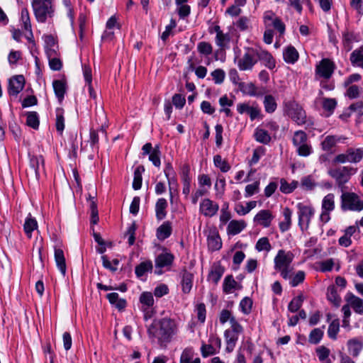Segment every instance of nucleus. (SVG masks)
Returning a JSON list of instances; mask_svg holds the SVG:
<instances>
[{
    "label": "nucleus",
    "instance_id": "f257e3e1",
    "mask_svg": "<svg viewBox=\"0 0 363 363\" xmlns=\"http://www.w3.org/2000/svg\"><path fill=\"white\" fill-rule=\"evenodd\" d=\"M258 61L272 69L276 66L273 56L259 46L245 48L243 55L238 60V67L242 71L252 70Z\"/></svg>",
    "mask_w": 363,
    "mask_h": 363
},
{
    "label": "nucleus",
    "instance_id": "f03ea898",
    "mask_svg": "<svg viewBox=\"0 0 363 363\" xmlns=\"http://www.w3.org/2000/svg\"><path fill=\"white\" fill-rule=\"evenodd\" d=\"M175 332V323L169 318H163L158 324L152 323L147 329L149 337L157 339L160 344L169 342Z\"/></svg>",
    "mask_w": 363,
    "mask_h": 363
},
{
    "label": "nucleus",
    "instance_id": "7ed1b4c3",
    "mask_svg": "<svg viewBox=\"0 0 363 363\" xmlns=\"http://www.w3.org/2000/svg\"><path fill=\"white\" fill-rule=\"evenodd\" d=\"M294 258V255L291 251H286L284 250H279L274 257V269L286 280L291 277V273H292L293 270V268L291 267V264Z\"/></svg>",
    "mask_w": 363,
    "mask_h": 363
},
{
    "label": "nucleus",
    "instance_id": "20e7f679",
    "mask_svg": "<svg viewBox=\"0 0 363 363\" xmlns=\"http://www.w3.org/2000/svg\"><path fill=\"white\" fill-rule=\"evenodd\" d=\"M31 6L38 22L45 23L54 14L52 0H32Z\"/></svg>",
    "mask_w": 363,
    "mask_h": 363
},
{
    "label": "nucleus",
    "instance_id": "39448f33",
    "mask_svg": "<svg viewBox=\"0 0 363 363\" xmlns=\"http://www.w3.org/2000/svg\"><path fill=\"white\" fill-rule=\"evenodd\" d=\"M298 225L303 232L308 230L311 220L315 214V209L311 205L298 203L296 205Z\"/></svg>",
    "mask_w": 363,
    "mask_h": 363
},
{
    "label": "nucleus",
    "instance_id": "423d86ee",
    "mask_svg": "<svg viewBox=\"0 0 363 363\" xmlns=\"http://www.w3.org/2000/svg\"><path fill=\"white\" fill-rule=\"evenodd\" d=\"M341 207L344 211L359 212L363 210V201L352 192H345L341 196Z\"/></svg>",
    "mask_w": 363,
    "mask_h": 363
},
{
    "label": "nucleus",
    "instance_id": "0eeeda50",
    "mask_svg": "<svg viewBox=\"0 0 363 363\" xmlns=\"http://www.w3.org/2000/svg\"><path fill=\"white\" fill-rule=\"evenodd\" d=\"M363 157V150L362 148H348L345 152L336 155L333 160L334 163H357Z\"/></svg>",
    "mask_w": 363,
    "mask_h": 363
},
{
    "label": "nucleus",
    "instance_id": "6e6552de",
    "mask_svg": "<svg viewBox=\"0 0 363 363\" xmlns=\"http://www.w3.org/2000/svg\"><path fill=\"white\" fill-rule=\"evenodd\" d=\"M287 115L298 125L306 123V115L302 107L295 101H289L286 104Z\"/></svg>",
    "mask_w": 363,
    "mask_h": 363
},
{
    "label": "nucleus",
    "instance_id": "1a4fd4ad",
    "mask_svg": "<svg viewBox=\"0 0 363 363\" xmlns=\"http://www.w3.org/2000/svg\"><path fill=\"white\" fill-rule=\"evenodd\" d=\"M354 169L350 167H340L331 168L328 170L329 175L333 177L339 186H342L347 183L350 176L352 174Z\"/></svg>",
    "mask_w": 363,
    "mask_h": 363
},
{
    "label": "nucleus",
    "instance_id": "9d476101",
    "mask_svg": "<svg viewBox=\"0 0 363 363\" xmlns=\"http://www.w3.org/2000/svg\"><path fill=\"white\" fill-rule=\"evenodd\" d=\"M335 196L333 194H328L322 201L321 213L319 219L323 223H326L330 220V213L335 209Z\"/></svg>",
    "mask_w": 363,
    "mask_h": 363
},
{
    "label": "nucleus",
    "instance_id": "9b49d317",
    "mask_svg": "<svg viewBox=\"0 0 363 363\" xmlns=\"http://www.w3.org/2000/svg\"><path fill=\"white\" fill-rule=\"evenodd\" d=\"M335 69V65L333 61L328 58L323 59L316 65L315 76L317 78L330 79Z\"/></svg>",
    "mask_w": 363,
    "mask_h": 363
},
{
    "label": "nucleus",
    "instance_id": "f8f14e48",
    "mask_svg": "<svg viewBox=\"0 0 363 363\" xmlns=\"http://www.w3.org/2000/svg\"><path fill=\"white\" fill-rule=\"evenodd\" d=\"M218 204L208 198L202 199L199 204V212L205 217L214 216L218 213Z\"/></svg>",
    "mask_w": 363,
    "mask_h": 363
},
{
    "label": "nucleus",
    "instance_id": "ddd939ff",
    "mask_svg": "<svg viewBox=\"0 0 363 363\" xmlns=\"http://www.w3.org/2000/svg\"><path fill=\"white\" fill-rule=\"evenodd\" d=\"M174 255L168 252H164L160 254L155 259V273L162 274V267H170L174 261Z\"/></svg>",
    "mask_w": 363,
    "mask_h": 363
},
{
    "label": "nucleus",
    "instance_id": "4468645a",
    "mask_svg": "<svg viewBox=\"0 0 363 363\" xmlns=\"http://www.w3.org/2000/svg\"><path fill=\"white\" fill-rule=\"evenodd\" d=\"M237 111L240 114L247 113L249 115L251 121L259 118L261 110L257 106H250L247 103H240L237 105Z\"/></svg>",
    "mask_w": 363,
    "mask_h": 363
},
{
    "label": "nucleus",
    "instance_id": "2eb2a0df",
    "mask_svg": "<svg viewBox=\"0 0 363 363\" xmlns=\"http://www.w3.org/2000/svg\"><path fill=\"white\" fill-rule=\"evenodd\" d=\"M274 216L269 210H261L254 217V222L263 228L271 225Z\"/></svg>",
    "mask_w": 363,
    "mask_h": 363
},
{
    "label": "nucleus",
    "instance_id": "dca6fc26",
    "mask_svg": "<svg viewBox=\"0 0 363 363\" xmlns=\"http://www.w3.org/2000/svg\"><path fill=\"white\" fill-rule=\"evenodd\" d=\"M25 84L24 77L17 75L9 80V94L10 96H16L23 89Z\"/></svg>",
    "mask_w": 363,
    "mask_h": 363
},
{
    "label": "nucleus",
    "instance_id": "f3484780",
    "mask_svg": "<svg viewBox=\"0 0 363 363\" xmlns=\"http://www.w3.org/2000/svg\"><path fill=\"white\" fill-rule=\"evenodd\" d=\"M30 172L33 173L35 179H38L40 173L44 172V159L43 156H32L30 158Z\"/></svg>",
    "mask_w": 363,
    "mask_h": 363
},
{
    "label": "nucleus",
    "instance_id": "a211bd4d",
    "mask_svg": "<svg viewBox=\"0 0 363 363\" xmlns=\"http://www.w3.org/2000/svg\"><path fill=\"white\" fill-rule=\"evenodd\" d=\"M264 22L267 26H272L278 32L280 35H283L285 32V25L284 23L277 18L274 13L272 12H267L264 15Z\"/></svg>",
    "mask_w": 363,
    "mask_h": 363
},
{
    "label": "nucleus",
    "instance_id": "6ab92c4d",
    "mask_svg": "<svg viewBox=\"0 0 363 363\" xmlns=\"http://www.w3.org/2000/svg\"><path fill=\"white\" fill-rule=\"evenodd\" d=\"M224 267L219 262L214 263L211 267L207 280L216 285L224 274Z\"/></svg>",
    "mask_w": 363,
    "mask_h": 363
},
{
    "label": "nucleus",
    "instance_id": "aec40b11",
    "mask_svg": "<svg viewBox=\"0 0 363 363\" xmlns=\"http://www.w3.org/2000/svg\"><path fill=\"white\" fill-rule=\"evenodd\" d=\"M55 260L57 268L63 276L66 274V263L63 250L60 248V245L57 244L55 246Z\"/></svg>",
    "mask_w": 363,
    "mask_h": 363
},
{
    "label": "nucleus",
    "instance_id": "412c9836",
    "mask_svg": "<svg viewBox=\"0 0 363 363\" xmlns=\"http://www.w3.org/2000/svg\"><path fill=\"white\" fill-rule=\"evenodd\" d=\"M349 352L353 357H357L363 348V340L362 338H352L347 341Z\"/></svg>",
    "mask_w": 363,
    "mask_h": 363
},
{
    "label": "nucleus",
    "instance_id": "4be33fe9",
    "mask_svg": "<svg viewBox=\"0 0 363 363\" xmlns=\"http://www.w3.org/2000/svg\"><path fill=\"white\" fill-rule=\"evenodd\" d=\"M182 182V193L187 197L191 192V177L189 174V169L188 167H184L181 173Z\"/></svg>",
    "mask_w": 363,
    "mask_h": 363
},
{
    "label": "nucleus",
    "instance_id": "5701e85b",
    "mask_svg": "<svg viewBox=\"0 0 363 363\" xmlns=\"http://www.w3.org/2000/svg\"><path fill=\"white\" fill-rule=\"evenodd\" d=\"M241 286L235 280L232 275H228L225 277L223 284V290L225 294H231L235 290L240 289Z\"/></svg>",
    "mask_w": 363,
    "mask_h": 363
},
{
    "label": "nucleus",
    "instance_id": "b1692460",
    "mask_svg": "<svg viewBox=\"0 0 363 363\" xmlns=\"http://www.w3.org/2000/svg\"><path fill=\"white\" fill-rule=\"evenodd\" d=\"M345 138L342 136L328 135L321 143L322 148L325 151H330L338 143H343Z\"/></svg>",
    "mask_w": 363,
    "mask_h": 363
},
{
    "label": "nucleus",
    "instance_id": "393cba45",
    "mask_svg": "<svg viewBox=\"0 0 363 363\" xmlns=\"http://www.w3.org/2000/svg\"><path fill=\"white\" fill-rule=\"evenodd\" d=\"M239 335L230 333L229 331L224 332V337L226 344L225 350L227 352H231L234 350L237 342L238 340Z\"/></svg>",
    "mask_w": 363,
    "mask_h": 363
},
{
    "label": "nucleus",
    "instance_id": "a878e982",
    "mask_svg": "<svg viewBox=\"0 0 363 363\" xmlns=\"http://www.w3.org/2000/svg\"><path fill=\"white\" fill-rule=\"evenodd\" d=\"M207 242L208 248L212 251L218 250L222 246L221 239L216 232L211 233L208 235Z\"/></svg>",
    "mask_w": 363,
    "mask_h": 363
},
{
    "label": "nucleus",
    "instance_id": "bb28decb",
    "mask_svg": "<svg viewBox=\"0 0 363 363\" xmlns=\"http://www.w3.org/2000/svg\"><path fill=\"white\" fill-rule=\"evenodd\" d=\"M167 207V201L164 198L159 199L155 204V214L158 220H162L167 215L166 208Z\"/></svg>",
    "mask_w": 363,
    "mask_h": 363
},
{
    "label": "nucleus",
    "instance_id": "cd10ccee",
    "mask_svg": "<svg viewBox=\"0 0 363 363\" xmlns=\"http://www.w3.org/2000/svg\"><path fill=\"white\" fill-rule=\"evenodd\" d=\"M284 60L287 63L294 64L298 59V53L293 46H288L283 52Z\"/></svg>",
    "mask_w": 363,
    "mask_h": 363
},
{
    "label": "nucleus",
    "instance_id": "c85d7f7f",
    "mask_svg": "<svg viewBox=\"0 0 363 363\" xmlns=\"http://www.w3.org/2000/svg\"><path fill=\"white\" fill-rule=\"evenodd\" d=\"M38 228V223L36 220L31 217L30 214L26 218L24 225L23 230L28 238H31L32 232Z\"/></svg>",
    "mask_w": 363,
    "mask_h": 363
},
{
    "label": "nucleus",
    "instance_id": "c756f323",
    "mask_svg": "<svg viewBox=\"0 0 363 363\" xmlns=\"http://www.w3.org/2000/svg\"><path fill=\"white\" fill-rule=\"evenodd\" d=\"M284 220L279 223V228L282 232L288 230L291 225L292 211L286 207L283 210Z\"/></svg>",
    "mask_w": 363,
    "mask_h": 363
},
{
    "label": "nucleus",
    "instance_id": "7c9ffc66",
    "mask_svg": "<svg viewBox=\"0 0 363 363\" xmlns=\"http://www.w3.org/2000/svg\"><path fill=\"white\" fill-rule=\"evenodd\" d=\"M246 226L243 220H231L228 225V233L230 235H237L240 233Z\"/></svg>",
    "mask_w": 363,
    "mask_h": 363
},
{
    "label": "nucleus",
    "instance_id": "2f4dec72",
    "mask_svg": "<svg viewBox=\"0 0 363 363\" xmlns=\"http://www.w3.org/2000/svg\"><path fill=\"white\" fill-rule=\"evenodd\" d=\"M328 300L335 306H339L341 303V298L337 294V289L334 285L329 286L327 289Z\"/></svg>",
    "mask_w": 363,
    "mask_h": 363
},
{
    "label": "nucleus",
    "instance_id": "473e14b6",
    "mask_svg": "<svg viewBox=\"0 0 363 363\" xmlns=\"http://www.w3.org/2000/svg\"><path fill=\"white\" fill-rule=\"evenodd\" d=\"M172 226L169 222H164L157 230V237L160 240H164L170 236Z\"/></svg>",
    "mask_w": 363,
    "mask_h": 363
},
{
    "label": "nucleus",
    "instance_id": "72a5a7b5",
    "mask_svg": "<svg viewBox=\"0 0 363 363\" xmlns=\"http://www.w3.org/2000/svg\"><path fill=\"white\" fill-rule=\"evenodd\" d=\"M347 303L352 307L354 311L358 314H363V300L360 298L352 296L350 298L347 300Z\"/></svg>",
    "mask_w": 363,
    "mask_h": 363
},
{
    "label": "nucleus",
    "instance_id": "f704fd0d",
    "mask_svg": "<svg viewBox=\"0 0 363 363\" xmlns=\"http://www.w3.org/2000/svg\"><path fill=\"white\" fill-rule=\"evenodd\" d=\"M52 86L55 96H57L58 100L61 101L64 98L66 89L65 82L62 80H55L52 82Z\"/></svg>",
    "mask_w": 363,
    "mask_h": 363
},
{
    "label": "nucleus",
    "instance_id": "c9c22d12",
    "mask_svg": "<svg viewBox=\"0 0 363 363\" xmlns=\"http://www.w3.org/2000/svg\"><path fill=\"white\" fill-rule=\"evenodd\" d=\"M350 61L353 65L360 67L363 69V47L352 52Z\"/></svg>",
    "mask_w": 363,
    "mask_h": 363
},
{
    "label": "nucleus",
    "instance_id": "e433bc0d",
    "mask_svg": "<svg viewBox=\"0 0 363 363\" xmlns=\"http://www.w3.org/2000/svg\"><path fill=\"white\" fill-rule=\"evenodd\" d=\"M257 206V201H252L246 203V206H244L242 203H238L235 206V212L240 216H245L251 210L255 208Z\"/></svg>",
    "mask_w": 363,
    "mask_h": 363
},
{
    "label": "nucleus",
    "instance_id": "4c0bfd02",
    "mask_svg": "<svg viewBox=\"0 0 363 363\" xmlns=\"http://www.w3.org/2000/svg\"><path fill=\"white\" fill-rule=\"evenodd\" d=\"M254 136L257 142L263 144H267L271 140V137L268 132L260 128L255 129Z\"/></svg>",
    "mask_w": 363,
    "mask_h": 363
},
{
    "label": "nucleus",
    "instance_id": "58836bf2",
    "mask_svg": "<svg viewBox=\"0 0 363 363\" xmlns=\"http://www.w3.org/2000/svg\"><path fill=\"white\" fill-rule=\"evenodd\" d=\"M152 269V263L151 261H145L141 262L135 267V274L138 277H141L145 275L147 272H150Z\"/></svg>",
    "mask_w": 363,
    "mask_h": 363
},
{
    "label": "nucleus",
    "instance_id": "ea45409f",
    "mask_svg": "<svg viewBox=\"0 0 363 363\" xmlns=\"http://www.w3.org/2000/svg\"><path fill=\"white\" fill-rule=\"evenodd\" d=\"M264 107L266 112L272 113L275 111L277 107V101L272 95H266L264 99Z\"/></svg>",
    "mask_w": 363,
    "mask_h": 363
},
{
    "label": "nucleus",
    "instance_id": "a19ab883",
    "mask_svg": "<svg viewBox=\"0 0 363 363\" xmlns=\"http://www.w3.org/2000/svg\"><path fill=\"white\" fill-rule=\"evenodd\" d=\"M193 283V274L185 272L182 277V291L185 294H188L190 292L192 288Z\"/></svg>",
    "mask_w": 363,
    "mask_h": 363
},
{
    "label": "nucleus",
    "instance_id": "79ce46f5",
    "mask_svg": "<svg viewBox=\"0 0 363 363\" xmlns=\"http://www.w3.org/2000/svg\"><path fill=\"white\" fill-rule=\"evenodd\" d=\"M213 163L214 165L222 172H227L230 169V165L228 164L227 160L223 159L219 155H216L213 157Z\"/></svg>",
    "mask_w": 363,
    "mask_h": 363
},
{
    "label": "nucleus",
    "instance_id": "37998d69",
    "mask_svg": "<svg viewBox=\"0 0 363 363\" xmlns=\"http://www.w3.org/2000/svg\"><path fill=\"white\" fill-rule=\"evenodd\" d=\"M141 308H152L154 305V298L150 292H143L140 296Z\"/></svg>",
    "mask_w": 363,
    "mask_h": 363
},
{
    "label": "nucleus",
    "instance_id": "c03bdc74",
    "mask_svg": "<svg viewBox=\"0 0 363 363\" xmlns=\"http://www.w3.org/2000/svg\"><path fill=\"white\" fill-rule=\"evenodd\" d=\"M55 113H56V121H55L56 129L58 132L62 133L65 129L64 110L61 108H57L55 111Z\"/></svg>",
    "mask_w": 363,
    "mask_h": 363
},
{
    "label": "nucleus",
    "instance_id": "a18cd8bd",
    "mask_svg": "<svg viewBox=\"0 0 363 363\" xmlns=\"http://www.w3.org/2000/svg\"><path fill=\"white\" fill-rule=\"evenodd\" d=\"M298 184L296 181L289 183L286 180L282 179L280 181V191L284 194H290L296 189Z\"/></svg>",
    "mask_w": 363,
    "mask_h": 363
},
{
    "label": "nucleus",
    "instance_id": "49530a36",
    "mask_svg": "<svg viewBox=\"0 0 363 363\" xmlns=\"http://www.w3.org/2000/svg\"><path fill=\"white\" fill-rule=\"evenodd\" d=\"M324 332L320 328L313 329L309 334L308 342L313 345L318 344L322 340Z\"/></svg>",
    "mask_w": 363,
    "mask_h": 363
},
{
    "label": "nucleus",
    "instance_id": "de8ad7c7",
    "mask_svg": "<svg viewBox=\"0 0 363 363\" xmlns=\"http://www.w3.org/2000/svg\"><path fill=\"white\" fill-rule=\"evenodd\" d=\"M340 330V321L339 319L336 318L332 320L328 326V335L330 339L336 340L337 333Z\"/></svg>",
    "mask_w": 363,
    "mask_h": 363
},
{
    "label": "nucleus",
    "instance_id": "09e8293b",
    "mask_svg": "<svg viewBox=\"0 0 363 363\" xmlns=\"http://www.w3.org/2000/svg\"><path fill=\"white\" fill-rule=\"evenodd\" d=\"M308 141V137L305 132L302 130L296 131L294 134L292 142L293 145L297 147Z\"/></svg>",
    "mask_w": 363,
    "mask_h": 363
},
{
    "label": "nucleus",
    "instance_id": "8fccbe9b",
    "mask_svg": "<svg viewBox=\"0 0 363 363\" xmlns=\"http://www.w3.org/2000/svg\"><path fill=\"white\" fill-rule=\"evenodd\" d=\"M255 249L258 252H269L272 249V245L269 241V239L267 237L259 238L255 245Z\"/></svg>",
    "mask_w": 363,
    "mask_h": 363
},
{
    "label": "nucleus",
    "instance_id": "3c124183",
    "mask_svg": "<svg viewBox=\"0 0 363 363\" xmlns=\"http://www.w3.org/2000/svg\"><path fill=\"white\" fill-rule=\"evenodd\" d=\"M21 21L22 23V26L26 31H30L31 23L30 15L28 9L24 8L21 10Z\"/></svg>",
    "mask_w": 363,
    "mask_h": 363
},
{
    "label": "nucleus",
    "instance_id": "603ef678",
    "mask_svg": "<svg viewBox=\"0 0 363 363\" xmlns=\"http://www.w3.org/2000/svg\"><path fill=\"white\" fill-rule=\"evenodd\" d=\"M305 277H306V274L303 271H301V270L298 271L293 276L291 274V277L288 279L290 280L289 284L292 287H295L304 281Z\"/></svg>",
    "mask_w": 363,
    "mask_h": 363
},
{
    "label": "nucleus",
    "instance_id": "864d4df0",
    "mask_svg": "<svg viewBox=\"0 0 363 363\" xmlns=\"http://www.w3.org/2000/svg\"><path fill=\"white\" fill-rule=\"evenodd\" d=\"M144 171L143 168L137 167L134 172V178L133 182V188L135 190H138L142 186V172Z\"/></svg>",
    "mask_w": 363,
    "mask_h": 363
},
{
    "label": "nucleus",
    "instance_id": "5fc2aeb1",
    "mask_svg": "<svg viewBox=\"0 0 363 363\" xmlns=\"http://www.w3.org/2000/svg\"><path fill=\"white\" fill-rule=\"evenodd\" d=\"M303 301L301 295L294 298L288 306V310L291 313H295L299 310Z\"/></svg>",
    "mask_w": 363,
    "mask_h": 363
},
{
    "label": "nucleus",
    "instance_id": "6e6d98bb",
    "mask_svg": "<svg viewBox=\"0 0 363 363\" xmlns=\"http://www.w3.org/2000/svg\"><path fill=\"white\" fill-rule=\"evenodd\" d=\"M102 264L104 267L108 269L112 272H116L118 269V265L119 264V260L117 259H113V261L108 260L106 255H103L101 257Z\"/></svg>",
    "mask_w": 363,
    "mask_h": 363
},
{
    "label": "nucleus",
    "instance_id": "4d7b16f0",
    "mask_svg": "<svg viewBox=\"0 0 363 363\" xmlns=\"http://www.w3.org/2000/svg\"><path fill=\"white\" fill-rule=\"evenodd\" d=\"M230 40V38L228 33L223 32L216 36V43L220 48H225L228 46Z\"/></svg>",
    "mask_w": 363,
    "mask_h": 363
},
{
    "label": "nucleus",
    "instance_id": "13d9d810",
    "mask_svg": "<svg viewBox=\"0 0 363 363\" xmlns=\"http://www.w3.org/2000/svg\"><path fill=\"white\" fill-rule=\"evenodd\" d=\"M315 352L317 353L318 359L321 362H326L328 359V357L330 354V350L326 347L322 345L316 348Z\"/></svg>",
    "mask_w": 363,
    "mask_h": 363
},
{
    "label": "nucleus",
    "instance_id": "bf43d9fd",
    "mask_svg": "<svg viewBox=\"0 0 363 363\" xmlns=\"http://www.w3.org/2000/svg\"><path fill=\"white\" fill-rule=\"evenodd\" d=\"M26 124L36 129L39 126V119L38 116L36 112H29L27 114V118H26Z\"/></svg>",
    "mask_w": 363,
    "mask_h": 363
},
{
    "label": "nucleus",
    "instance_id": "052dcab7",
    "mask_svg": "<svg viewBox=\"0 0 363 363\" xmlns=\"http://www.w3.org/2000/svg\"><path fill=\"white\" fill-rule=\"evenodd\" d=\"M323 109L328 112L327 116H330L336 106V101L333 99H324L322 102Z\"/></svg>",
    "mask_w": 363,
    "mask_h": 363
},
{
    "label": "nucleus",
    "instance_id": "680f3d73",
    "mask_svg": "<svg viewBox=\"0 0 363 363\" xmlns=\"http://www.w3.org/2000/svg\"><path fill=\"white\" fill-rule=\"evenodd\" d=\"M201 352L203 357H207L210 355L216 354L217 350L211 342H209V344L203 343L201 347Z\"/></svg>",
    "mask_w": 363,
    "mask_h": 363
},
{
    "label": "nucleus",
    "instance_id": "e2e57ef3",
    "mask_svg": "<svg viewBox=\"0 0 363 363\" xmlns=\"http://www.w3.org/2000/svg\"><path fill=\"white\" fill-rule=\"evenodd\" d=\"M296 152L299 156L308 157L312 152V147L308 143V141L296 147Z\"/></svg>",
    "mask_w": 363,
    "mask_h": 363
},
{
    "label": "nucleus",
    "instance_id": "0e129e2a",
    "mask_svg": "<svg viewBox=\"0 0 363 363\" xmlns=\"http://www.w3.org/2000/svg\"><path fill=\"white\" fill-rule=\"evenodd\" d=\"M194 350L192 348H186L180 357V363H190L193 360Z\"/></svg>",
    "mask_w": 363,
    "mask_h": 363
},
{
    "label": "nucleus",
    "instance_id": "69168bd1",
    "mask_svg": "<svg viewBox=\"0 0 363 363\" xmlns=\"http://www.w3.org/2000/svg\"><path fill=\"white\" fill-rule=\"evenodd\" d=\"M198 51L203 55H209L213 51L211 45L206 42H201L197 45Z\"/></svg>",
    "mask_w": 363,
    "mask_h": 363
},
{
    "label": "nucleus",
    "instance_id": "338daca9",
    "mask_svg": "<svg viewBox=\"0 0 363 363\" xmlns=\"http://www.w3.org/2000/svg\"><path fill=\"white\" fill-rule=\"evenodd\" d=\"M160 151L157 147L153 148L150 155H149V160L152 162L155 167L160 166Z\"/></svg>",
    "mask_w": 363,
    "mask_h": 363
},
{
    "label": "nucleus",
    "instance_id": "774afa93",
    "mask_svg": "<svg viewBox=\"0 0 363 363\" xmlns=\"http://www.w3.org/2000/svg\"><path fill=\"white\" fill-rule=\"evenodd\" d=\"M252 306V301L248 297L244 298L240 303L241 311L245 314H247L250 312Z\"/></svg>",
    "mask_w": 363,
    "mask_h": 363
}]
</instances>
